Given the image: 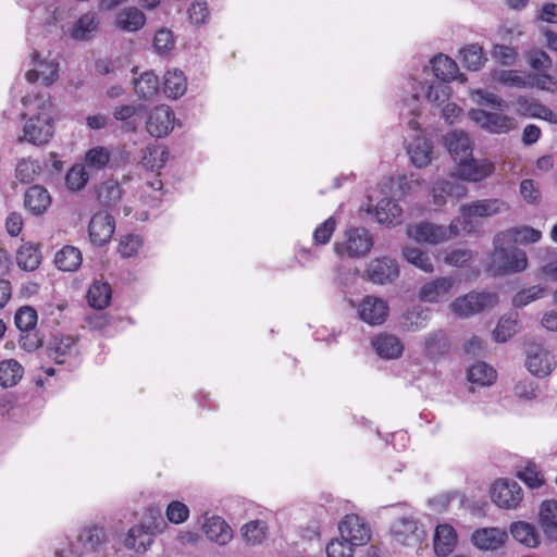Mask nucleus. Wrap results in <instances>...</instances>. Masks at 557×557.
<instances>
[{"mask_svg":"<svg viewBox=\"0 0 557 557\" xmlns=\"http://www.w3.org/2000/svg\"><path fill=\"white\" fill-rule=\"evenodd\" d=\"M544 295H545L544 287H542L540 285L531 286L529 288L522 289L519 293H517L512 299V304L515 307L521 308L536 299L544 297Z\"/></svg>","mask_w":557,"mask_h":557,"instance_id":"nucleus-56","label":"nucleus"},{"mask_svg":"<svg viewBox=\"0 0 557 557\" xmlns=\"http://www.w3.org/2000/svg\"><path fill=\"white\" fill-rule=\"evenodd\" d=\"M454 278L437 277L424 283L419 289V298L424 302L437 304L447 301L454 286Z\"/></svg>","mask_w":557,"mask_h":557,"instance_id":"nucleus-18","label":"nucleus"},{"mask_svg":"<svg viewBox=\"0 0 557 557\" xmlns=\"http://www.w3.org/2000/svg\"><path fill=\"white\" fill-rule=\"evenodd\" d=\"M449 91L450 89L445 84V82L435 81L429 85L428 90L425 92V98L431 103H436L440 106L448 99Z\"/></svg>","mask_w":557,"mask_h":557,"instance_id":"nucleus-58","label":"nucleus"},{"mask_svg":"<svg viewBox=\"0 0 557 557\" xmlns=\"http://www.w3.org/2000/svg\"><path fill=\"white\" fill-rule=\"evenodd\" d=\"M517 332V320L508 317L502 318L494 332V339L498 343H505Z\"/></svg>","mask_w":557,"mask_h":557,"instance_id":"nucleus-57","label":"nucleus"},{"mask_svg":"<svg viewBox=\"0 0 557 557\" xmlns=\"http://www.w3.org/2000/svg\"><path fill=\"white\" fill-rule=\"evenodd\" d=\"M392 534L398 544L413 546L419 544L424 532L418 525L417 520L411 517H401L397 519L392 527Z\"/></svg>","mask_w":557,"mask_h":557,"instance_id":"nucleus-17","label":"nucleus"},{"mask_svg":"<svg viewBox=\"0 0 557 557\" xmlns=\"http://www.w3.org/2000/svg\"><path fill=\"white\" fill-rule=\"evenodd\" d=\"M165 513L171 523L180 524L188 519L189 509L184 503L174 500L168 505Z\"/></svg>","mask_w":557,"mask_h":557,"instance_id":"nucleus-60","label":"nucleus"},{"mask_svg":"<svg viewBox=\"0 0 557 557\" xmlns=\"http://www.w3.org/2000/svg\"><path fill=\"white\" fill-rule=\"evenodd\" d=\"M341 537L352 546L364 545L370 541V529L357 515L346 516L338 525Z\"/></svg>","mask_w":557,"mask_h":557,"instance_id":"nucleus-14","label":"nucleus"},{"mask_svg":"<svg viewBox=\"0 0 557 557\" xmlns=\"http://www.w3.org/2000/svg\"><path fill=\"white\" fill-rule=\"evenodd\" d=\"M431 64L433 73L438 81L446 83L455 79L458 66L449 57L438 54L431 60Z\"/></svg>","mask_w":557,"mask_h":557,"instance_id":"nucleus-41","label":"nucleus"},{"mask_svg":"<svg viewBox=\"0 0 557 557\" xmlns=\"http://www.w3.org/2000/svg\"><path fill=\"white\" fill-rule=\"evenodd\" d=\"M359 318L369 325H380L388 314L387 302L375 296H366L357 307Z\"/></svg>","mask_w":557,"mask_h":557,"instance_id":"nucleus-16","label":"nucleus"},{"mask_svg":"<svg viewBox=\"0 0 557 557\" xmlns=\"http://www.w3.org/2000/svg\"><path fill=\"white\" fill-rule=\"evenodd\" d=\"M491 498L499 508L515 509L522 500V490L516 481L500 479L493 484Z\"/></svg>","mask_w":557,"mask_h":557,"instance_id":"nucleus-10","label":"nucleus"},{"mask_svg":"<svg viewBox=\"0 0 557 557\" xmlns=\"http://www.w3.org/2000/svg\"><path fill=\"white\" fill-rule=\"evenodd\" d=\"M336 228V221L333 216L319 224L313 231V242L315 245H325L330 242Z\"/></svg>","mask_w":557,"mask_h":557,"instance_id":"nucleus-59","label":"nucleus"},{"mask_svg":"<svg viewBox=\"0 0 557 557\" xmlns=\"http://www.w3.org/2000/svg\"><path fill=\"white\" fill-rule=\"evenodd\" d=\"M527 369L537 377L549 375L556 367L552 352L542 345H531L527 352Z\"/></svg>","mask_w":557,"mask_h":557,"instance_id":"nucleus-11","label":"nucleus"},{"mask_svg":"<svg viewBox=\"0 0 557 557\" xmlns=\"http://www.w3.org/2000/svg\"><path fill=\"white\" fill-rule=\"evenodd\" d=\"M498 304V296L495 293L471 292L465 296L456 298L449 308L454 314L459 318H468L485 309H491Z\"/></svg>","mask_w":557,"mask_h":557,"instance_id":"nucleus-7","label":"nucleus"},{"mask_svg":"<svg viewBox=\"0 0 557 557\" xmlns=\"http://www.w3.org/2000/svg\"><path fill=\"white\" fill-rule=\"evenodd\" d=\"M106 544V532L101 527L84 528L77 541L70 549H60L58 557H86L94 553H99Z\"/></svg>","mask_w":557,"mask_h":557,"instance_id":"nucleus-6","label":"nucleus"},{"mask_svg":"<svg viewBox=\"0 0 557 557\" xmlns=\"http://www.w3.org/2000/svg\"><path fill=\"white\" fill-rule=\"evenodd\" d=\"M174 121L175 116L170 107L157 106L148 114L146 128L151 136L161 138L173 129Z\"/></svg>","mask_w":557,"mask_h":557,"instance_id":"nucleus-15","label":"nucleus"},{"mask_svg":"<svg viewBox=\"0 0 557 557\" xmlns=\"http://www.w3.org/2000/svg\"><path fill=\"white\" fill-rule=\"evenodd\" d=\"M500 238H506V240L511 242L513 245L521 244H534L537 243L542 238V232L535 230L531 226H518L511 227L505 231L499 232Z\"/></svg>","mask_w":557,"mask_h":557,"instance_id":"nucleus-34","label":"nucleus"},{"mask_svg":"<svg viewBox=\"0 0 557 557\" xmlns=\"http://www.w3.org/2000/svg\"><path fill=\"white\" fill-rule=\"evenodd\" d=\"M539 517L540 524L547 537L557 540V502H543Z\"/></svg>","mask_w":557,"mask_h":557,"instance_id":"nucleus-36","label":"nucleus"},{"mask_svg":"<svg viewBox=\"0 0 557 557\" xmlns=\"http://www.w3.org/2000/svg\"><path fill=\"white\" fill-rule=\"evenodd\" d=\"M47 354L55 363H66L78 354L76 338L70 335L53 336L49 342Z\"/></svg>","mask_w":557,"mask_h":557,"instance_id":"nucleus-19","label":"nucleus"},{"mask_svg":"<svg viewBox=\"0 0 557 557\" xmlns=\"http://www.w3.org/2000/svg\"><path fill=\"white\" fill-rule=\"evenodd\" d=\"M267 531L268 527L265 522L253 520L246 523L242 528V535L248 544L257 545L262 543V541L267 537Z\"/></svg>","mask_w":557,"mask_h":557,"instance_id":"nucleus-52","label":"nucleus"},{"mask_svg":"<svg viewBox=\"0 0 557 557\" xmlns=\"http://www.w3.org/2000/svg\"><path fill=\"white\" fill-rule=\"evenodd\" d=\"M373 247V238L363 227H350L342 240L334 244V251L338 257L351 259L367 256Z\"/></svg>","mask_w":557,"mask_h":557,"instance_id":"nucleus-5","label":"nucleus"},{"mask_svg":"<svg viewBox=\"0 0 557 557\" xmlns=\"http://www.w3.org/2000/svg\"><path fill=\"white\" fill-rule=\"evenodd\" d=\"M468 195V187L456 178L438 180L431 188L432 202L441 208L448 202V199L459 200Z\"/></svg>","mask_w":557,"mask_h":557,"instance_id":"nucleus-12","label":"nucleus"},{"mask_svg":"<svg viewBox=\"0 0 557 557\" xmlns=\"http://www.w3.org/2000/svg\"><path fill=\"white\" fill-rule=\"evenodd\" d=\"M33 69L26 72V79L29 83L41 81L45 86H50L58 78L59 64L53 60H39V53L34 52Z\"/></svg>","mask_w":557,"mask_h":557,"instance_id":"nucleus-21","label":"nucleus"},{"mask_svg":"<svg viewBox=\"0 0 557 557\" xmlns=\"http://www.w3.org/2000/svg\"><path fill=\"white\" fill-rule=\"evenodd\" d=\"M146 23L145 14L135 7L125 8L120 11L115 18L116 26L125 32H136Z\"/></svg>","mask_w":557,"mask_h":557,"instance_id":"nucleus-35","label":"nucleus"},{"mask_svg":"<svg viewBox=\"0 0 557 557\" xmlns=\"http://www.w3.org/2000/svg\"><path fill=\"white\" fill-rule=\"evenodd\" d=\"M122 196V190L116 181L108 180L98 188V200L106 207L115 206Z\"/></svg>","mask_w":557,"mask_h":557,"instance_id":"nucleus-51","label":"nucleus"},{"mask_svg":"<svg viewBox=\"0 0 557 557\" xmlns=\"http://www.w3.org/2000/svg\"><path fill=\"white\" fill-rule=\"evenodd\" d=\"M408 154L413 165L424 168L432 160V145L426 138L418 136L409 144Z\"/></svg>","mask_w":557,"mask_h":557,"instance_id":"nucleus-31","label":"nucleus"},{"mask_svg":"<svg viewBox=\"0 0 557 557\" xmlns=\"http://www.w3.org/2000/svg\"><path fill=\"white\" fill-rule=\"evenodd\" d=\"M430 319V310L422 306H413L403 315V326L410 332H416L426 326Z\"/></svg>","mask_w":557,"mask_h":557,"instance_id":"nucleus-43","label":"nucleus"},{"mask_svg":"<svg viewBox=\"0 0 557 557\" xmlns=\"http://www.w3.org/2000/svg\"><path fill=\"white\" fill-rule=\"evenodd\" d=\"M37 319L36 310L29 306L21 307L14 315L15 325L21 332L34 330Z\"/></svg>","mask_w":557,"mask_h":557,"instance_id":"nucleus-55","label":"nucleus"},{"mask_svg":"<svg viewBox=\"0 0 557 557\" xmlns=\"http://www.w3.org/2000/svg\"><path fill=\"white\" fill-rule=\"evenodd\" d=\"M403 210L389 198L381 199L375 207V216L380 224L395 225L401 222Z\"/></svg>","mask_w":557,"mask_h":557,"instance_id":"nucleus-33","label":"nucleus"},{"mask_svg":"<svg viewBox=\"0 0 557 557\" xmlns=\"http://www.w3.org/2000/svg\"><path fill=\"white\" fill-rule=\"evenodd\" d=\"M473 252L470 249L457 248L446 252L444 261L453 267H463L471 262Z\"/></svg>","mask_w":557,"mask_h":557,"instance_id":"nucleus-61","label":"nucleus"},{"mask_svg":"<svg viewBox=\"0 0 557 557\" xmlns=\"http://www.w3.org/2000/svg\"><path fill=\"white\" fill-rule=\"evenodd\" d=\"M375 352L383 359L400 357L404 345L398 337L391 334H380L372 341Z\"/></svg>","mask_w":557,"mask_h":557,"instance_id":"nucleus-30","label":"nucleus"},{"mask_svg":"<svg viewBox=\"0 0 557 557\" xmlns=\"http://www.w3.org/2000/svg\"><path fill=\"white\" fill-rule=\"evenodd\" d=\"M488 267L497 274L522 272L528 267L527 253L506 238H500L498 232L493 238Z\"/></svg>","mask_w":557,"mask_h":557,"instance_id":"nucleus-2","label":"nucleus"},{"mask_svg":"<svg viewBox=\"0 0 557 557\" xmlns=\"http://www.w3.org/2000/svg\"><path fill=\"white\" fill-rule=\"evenodd\" d=\"M153 47L158 53H166L174 47V38L169 29H159L153 38Z\"/></svg>","mask_w":557,"mask_h":557,"instance_id":"nucleus-64","label":"nucleus"},{"mask_svg":"<svg viewBox=\"0 0 557 557\" xmlns=\"http://www.w3.org/2000/svg\"><path fill=\"white\" fill-rule=\"evenodd\" d=\"M154 541V532L151 525L143 523L133 525L126 533L124 545L126 548L143 554L149 549Z\"/></svg>","mask_w":557,"mask_h":557,"instance_id":"nucleus-22","label":"nucleus"},{"mask_svg":"<svg viewBox=\"0 0 557 557\" xmlns=\"http://www.w3.org/2000/svg\"><path fill=\"white\" fill-rule=\"evenodd\" d=\"M460 57L462 63L471 71L480 70L486 60L483 48L476 44L462 48Z\"/></svg>","mask_w":557,"mask_h":557,"instance_id":"nucleus-50","label":"nucleus"},{"mask_svg":"<svg viewBox=\"0 0 557 557\" xmlns=\"http://www.w3.org/2000/svg\"><path fill=\"white\" fill-rule=\"evenodd\" d=\"M495 170L494 163L486 159H475L472 156L461 158L456 163L451 177L470 183H480L490 177Z\"/></svg>","mask_w":557,"mask_h":557,"instance_id":"nucleus-8","label":"nucleus"},{"mask_svg":"<svg viewBox=\"0 0 557 557\" xmlns=\"http://www.w3.org/2000/svg\"><path fill=\"white\" fill-rule=\"evenodd\" d=\"M203 532L206 536L212 541L218 543L219 545L227 544L232 537V529L230 525L220 517H210L207 518L203 523Z\"/></svg>","mask_w":557,"mask_h":557,"instance_id":"nucleus-29","label":"nucleus"},{"mask_svg":"<svg viewBox=\"0 0 557 557\" xmlns=\"http://www.w3.org/2000/svg\"><path fill=\"white\" fill-rule=\"evenodd\" d=\"M187 89L185 74L176 69L169 70L164 74L163 91L169 98L177 99L182 97Z\"/></svg>","mask_w":557,"mask_h":557,"instance_id":"nucleus-38","label":"nucleus"},{"mask_svg":"<svg viewBox=\"0 0 557 557\" xmlns=\"http://www.w3.org/2000/svg\"><path fill=\"white\" fill-rule=\"evenodd\" d=\"M114 218L107 212H98L92 215L88 231L90 240L98 246H102L110 240L114 233Z\"/></svg>","mask_w":557,"mask_h":557,"instance_id":"nucleus-20","label":"nucleus"},{"mask_svg":"<svg viewBox=\"0 0 557 557\" xmlns=\"http://www.w3.org/2000/svg\"><path fill=\"white\" fill-rule=\"evenodd\" d=\"M134 88L141 99H152L159 90V79L152 72H145L134 81Z\"/></svg>","mask_w":557,"mask_h":557,"instance_id":"nucleus-46","label":"nucleus"},{"mask_svg":"<svg viewBox=\"0 0 557 557\" xmlns=\"http://www.w3.org/2000/svg\"><path fill=\"white\" fill-rule=\"evenodd\" d=\"M88 173L84 164H74L65 176V183L71 190H81L88 182Z\"/></svg>","mask_w":557,"mask_h":557,"instance_id":"nucleus-54","label":"nucleus"},{"mask_svg":"<svg viewBox=\"0 0 557 557\" xmlns=\"http://www.w3.org/2000/svg\"><path fill=\"white\" fill-rule=\"evenodd\" d=\"M403 257L404 259L410 263L411 265L416 267L417 269L423 271L424 273H433L434 272V264L432 261L431 256L418 248L412 246H406L403 248Z\"/></svg>","mask_w":557,"mask_h":557,"instance_id":"nucleus-39","label":"nucleus"},{"mask_svg":"<svg viewBox=\"0 0 557 557\" xmlns=\"http://www.w3.org/2000/svg\"><path fill=\"white\" fill-rule=\"evenodd\" d=\"M399 273V265L395 259L380 257L367 264L364 278L373 284L385 285L396 281Z\"/></svg>","mask_w":557,"mask_h":557,"instance_id":"nucleus-9","label":"nucleus"},{"mask_svg":"<svg viewBox=\"0 0 557 557\" xmlns=\"http://www.w3.org/2000/svg\"><path fill=\"white\" fill-rule=\"evenodd\" d=\"M510 205L502 198H482L462 205L459 208L462 232L475 233L479 220H487L506 214Z\"/></svg>","mask_w":557,"mask_h":557,"instance_id":"nucleus-3","label":"nucleus"},{"mask_svg":"<svg viewBox=\"0 0 557 557\" xmlns=\"http://www.w3.org/2000/svg\"><path fill=\"white\" fill-rule=\"evenodd\" d=\"M82 252L74 246H64L54 255L55 267L64 272H74L82 264Z\"/></svg>","mask_w":557,"mask_h":557,"instance_id":"nucleus-32","label":"nucleus"},{"mask_svg":"<svg viewBox=\"0 0 557 557\" xmlns=\"http://www.w3.org/2000/svg\"><path fill=\"white\" fill-rule=\"evenodd\" d=\"M445 146L455 163L459 162L461 158L471 157L473 150L472 141L468 134L458 129L449 132L445 136Z\"/></svg>","mask_w":557,"mask_h":557,"instance_id":"nucleus-25","label":"nucleus"},{"mask_svg":"<svg viewBox=\"0 0 557 557\" xmlns=\"http://www.w3.org/2000/svg\"><path fill=\"white\" fill-rule=\"evenodd\" d=\"M327 557H352L354 546L345 540H332L326 546Z\"/></svg>","mask_w":557,"mask_h":557,"instance_id":"nucleus-62","label":"nucleus"},{"mask_svg":"<svg viewBox=\"0 0 557 557\" xmlns=\"http://www.w3.org/2000/svg\"><path fill=\"white\" fill-rule=\"evenodd\" d=\"M24 369L14 359H7L0 362V385L12 387L22 379Z\"/></svg>","mask_w":557,"mask_h":557,"instance_id":"nucleus-47","label":"nucleus"},{"mask_svg":"<svg viewBox=\"0 0 557 557\" xmlns=\"http://www.w3.org/2000/svg\"><path fill=\"white\" fill-rule=\"evenodd\" d=\"M467 375L470 383L480 386H490L496 380L495 369L482 361L472 364L468 369Z\"/></svg>","mask_w":557,"mask_h":557,"instance_id":"nucleus-42","label":"nucleus"},{"mask_svg":"<svg viewBox=\"0 0 557 557\" xmlns=\"http://www.w3.org/2000/svg\"><path fill=\"white\" fill-rule=\"evenodd\" d=\"M469 116L475 124L491 133H507L515 126L513 119L500 112L472 109L469 111Z\"/></svg>","mask_w":557,"mask_h":557,"instance_id":"nucleus-13","label":"nucleus"},{"mask_svg":"<svg viewBox=\"0 0 557 557\" xmlns=\"http://www.w3.org/2000/svg\"><path fill=\"white\" fill-rule=\"evenodd\" d=\"M15 260L21 270L29 272L35 271L42 260L39 245L23 240L16 250Z\"/></svg>","mask_w":557,"mask_h":557,"instance_id":"nucleus-27","label":"nucleus"},{"mask_svg":"<svg viewBox=\"0 0 557 557\" xmlns=\"http://www.w3.org/2000/svg\"><path fill=\"white\" fill-rule=\"evenodd\" d=\"M88 302L96 309L106 308L111 299V287L108 283L96 281L89 287L87 294Z\"/></svg>","mask_w":557,"mask_h":557,"instance_id":"nucleus-49","label":"nucleus"},{"mask_svg":"<svg viewBox=\"0 0 557 557\" xmlns=\"http://www.w3.org/2000/svg\"><path fill=\"white\" fill-rule=\"evenodd\" d=\"M22 117L25 119L23 137L27 143L40 146L53 135L51 103L44 95H26L22 98Z\"/></svg>","mask_w":557,"mask_h":557,"instance_id":"nucleus-1","label":"nucleus"},{"mask_svg":"<svg viewBox=\"0 0 557 557\" xmlns=\"http://www.w3.org/2000/svg\"><path fill=\"white\" fill-rule=\"evenodd\" d=\"M51 200L49 191L40 185L29 187L24 196V205L33 215L44 214L50 207Z\"/></svg>","mask_w":557,"mask_h":557,"instance_id":"nucleus-26","label":"nucleus"},{"mask_svg":"<svg viewBox=\"0 0 557 557\" xmlns=\"http://www.w3.org/2000/svg\"><path fill=\"white\" fill-rule=\"evenodd\" d=\"M492 55L502 65L511 66L516 63L518 53L515 48L505 45H495Z\"/></svg>","mask_w":557,"mask_h":557,"instance_id":"nucleus-63","label":"nucleus"},{"mask_svg":"<svg viewBox=\"0 0 557 557\" xmlns=\"http://www.w3.org/2000/svg\"><path fill=\"white\" fill-rule=\"evenodd\" d=\"M448 347L449 344L443 331L430 332L424 336V350L432 359L443 356Z\"/></svg>","mask_w":557,"mask_h":557,"instance_id":"nucleus-45","label":"nucleus"},{"mask_svg":"<svg viewBox=\"0 0 557 557\" xmlns=\"http://www.w3.org/2000/svg\"><path fill=\"white\" fill-rule=\"evenodd\" d=\"M107 165L110 168L119 166V163L107 147L97 146L90 148L85 154V166L92 170H102Z\"/></svg>","mask_w":557,"mask_h":557,"instance_id":"nucleus-37","label":"nucleus"},{"mask_svg":"<svg viewBox=\"0 0 557 557\" xmlns=\"http://www.w3.org/2000/svg\"><path fill=\"white\" fill-rule=\"evenodd\" d=\"M512 537L528 547H536L540 543L535 528L524 521H517L510 525Z\"/></svg>","mask_w":557,"mask_h":557,"instance_id":"nucleus-44","label":"nucleus"},{"mask_svg":"<svg viewBox=\"0 0 557 557\" xmlns=\"http://www.w3.org/2000/svg\"><path fill=\"white\" fill-rule=\"evenodd\" d=\"M169 157L168 149L162 145H151L146 147L141 157V164L150 171H156L164 166Z\"/></svg>","mask_w":557,"mask_h":557,"instance_id":"nucleus-40","label":"nucleus"},{"mask_svg":"<svg viewBox=\"0 0 557 557\" xmlns=\"http://www.w3.org/2000/svg\"><path fill=\"white\" fill-rule=\"evenodd\" d=\"M457 545V533L449 524H438L434 534V552L438 557L448 556Z\"/></svg>","mask_w":557,"mask_h":557,"instance_id":"nucleus-28","label":"nucleus"},{"mask_svg":"<svg viewBox=\"0 0 557 557\" xmlns=\"http://www.w3.org/2000/svg\"><path fill=\"white\" fill-rule=\"evenodd\" d=\"M100 18L96 12L83 14L69 28V36L74 40L86 41L92 39L99 29Z\"/></svg>","mask_w":557,"mask_h":557,"instance_id":"nucleus-24","label":"nucleus"},{"mask_svg":"<svg viewBox=\"0 0 557 557\" xmlns=\"http://www.w3.org/2000/svg\"><path fill=\"white\" fill-rule=\"evenodd\" d=\"M507 540L506 531L499 528H482L472 533V544L481 550H496Z\"/></svg>","mask_w":557,"mask_h":557,"instance_id":"nucleus-23","label":"nucleus"},{"mask_svg":"<svg viewBox=\"0 0 557 557\" xmlns=\"http://www.w3.org/2000/svg\"><path fill=\"white\" fill-rule=\"evenodd\" d=\"M494 79L499 84L516 88L532 87L531 75L515 70H500L494 73Z\"/></svg>","mask_w":557,"mask_h":557,"instance_id":"nucleus-48","label":"nucleus"},{"mask_svg":"<svg viewBox=\"0 0 557 557\" xmlns=\"http://www.w3.org/2000/svg\"><path fill=\"white\" fill-rule=\"evenodd\" d=\"M40 172V166L32 159H22L16 164L15 177L22 184H29L35 181Z\"/></svg>","mask_w":557,"mask_h":557,"instance_id":"nucleus-53","label":"nucleus"},{"mask_svg":"<svg viewBox=\"0 0 557 557\" xmlns=\"http://www.w3.org/2000/svg\"><path fill=\"white\" fill-rule=\"evenodd\" d=\"M462 232L461 219L455 218L448 226L430 222L409 225L407 234L419 244L440 245L457 237Z\"/></svg>","mask_w":557,"mask_h":557,"instance_id":"nucleus-4","label":"nucleus"}]
</instances>
